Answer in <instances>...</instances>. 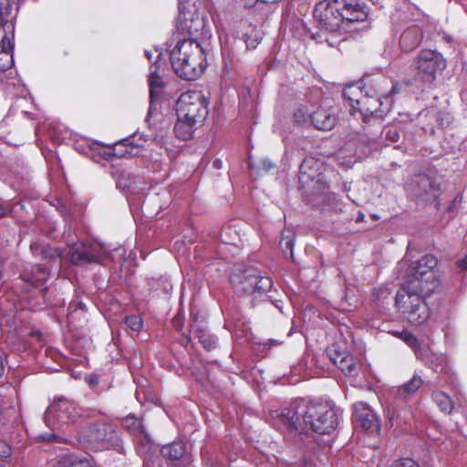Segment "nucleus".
Segmentation results:
<instances>
[{
    "label": "nucleus",
    "instance_id": "27",
    "mask_svg": "<svg viewBox=\"0 0 467 467\" xmlns=\"http://www.w3.org/2000/svg\"><path fill=\"white\" fill-rule=\"evenodd\" d=\"M422 384V379L418 375H414L409 381L398 387L397 393L401 398H408L419 390Z\"/></svg>",
    "mask_w": 467,
    "mask_h": 467
},
{
    "label": "nucleus",
    "instance_id": "12",
    "mask_svg": "<svg viewBox=\"0 0 467 467\" xmlns=\"http://www.w3.org/2000/svg\"><path fill=\"white\" fill-rule=\"evenodd\" d=\"M68 254L71 262L76 265L102 264L108 256V253L100 245L87 246L82 243L70 247Z\"/></svg>",
    "mask_w": 467,
    "mask_h": 467
},
{
    "label": "nucleus",
    "instance_id": "30",
    "mask_svg": "<svg viewBox=\"0 0 467 467\" xmlns=\"http://www.w3.org/2000/svg\"><path fill=\"white\" fill-rule=\"evenodd\" d=\"M389 333L394 337L400 338L403 342H405L414 351L415 355L421 348L418 338L412 333L406 329L402 331L391 330L389 331Z\"/></svg>",
    "mask_w": 467,
    "mask_h": 467
},
{
    "label": "nucleus",
    "instance_id": "37",
    "mask_svg": "<svg viewBox=\"0 0 467 467\" xmlns=\"http://www.w3.org/2000/svg\"><path fill=\"white\" fill-rule=\"evenodd\" d=\"M391 467H420L419 464L410 458H403L396 461Z\"/></svg>",
    "mask_w": 467,
    "mask_h": 467
},
{
    "label": "nucleus",
    "instance_id": "38",
    "mask_svg": "<svg viewBox=\"0 0 467 467\" xmlns=\"http://www.w3.org/2000/svg\"><path fill=\"white\" fill-rule=\"evenodd\" d=\"M39 439L41 441H56V442L62 441L61 436H59L58 434H56V433L41 434V435H39Z\"/></svg>",
    "mask_w": 467,
    "mask_h": 467
},
{
    "label": "nucleus",
    "instance_id": "9",
    "mask_svg": "<svg viewBox=\"0 0 467 467\" xmlns=\"http://www.w3.org/2000/svg\"><path fill=\"white\" fill-rule=\"evenodd\" d=\"M232 282L235 290L244 295L263 294L269 291L273 285L268 276L261 275L255 268L245 269L240 276L234 275Z\"/></svg>",
    "mask_w": 467,
    "mask_h": 467
},
{
    "label": "nucleus",
    "instance_id": "46",
    "mask_svg": "<svg viewBox=\"0 0 467 467\" xmlns=\"http://www.w3.org/2000/svg\"><path fill=\"white\" fill-rule=\"evenodd\" d=\"M7 213V209L0 204V217H3Z\"/></svg>",
    "mask_w": 467,
    "mask_h": 467
},
{
    "label": "nucleus",
    "instance_id": "49",
    "mask_svg": "<svg viewBox=\"0 0 467 467\" xmlns=\"http://www.w3.org/2000/svg\"><path fill=\"white\" fill-rule=\"evenodd\" d=\"M155 53H156V57L157 58L159 59L161 57V52L159 51L158 49L155 50Z\"/></svg>",
    "mask_w": 467,
    "mask_h": 467
},
{
    "label": "nucleus",
    "instance_id": "21",
    "mask_svg": "<svg viewBox=\"0 0 467 467\" xmlns=\"http://www.w3.org/2000/svg\"><path fill=\"white\" fill-rule=\"evenodd\" d=\"M422 39V32L416 26H410L400 36V45L403 51L409 52L416 48Z\"/></svg>",
    "mask_w": 467,
    "mask_h": 467
},
{
    "label": "nucleus",
    "instance_id": "31",
    "mask_svg": "<svg viewBox=\"0 0 467 467\" xmlns=\"http://www.w3.org/2000/svg\"><path fill=\"white\" fill-rule=\"evenodd\" d=\"M433 400L439 406L441 411L451 413L453 409V404L451 398L442 391H436L432 394Z\"/></svg>",
    "mask_w": 467,
    "mask_h": 467
},
{
    "label": "nucleus",
    "instance_id": "32",
    "mask_svg": "<svg viewBox=\"0 0 467 467\" xmlns=\"http://www.w3.org/2000/svg\"><path fill=\"white\" fill-rule=\"evenodd\" d=\"M279 245L284 252L289 250L291 253V257H293V248L295 245V237L293 233H290L288 235L285 236L283 235L280 240Z\"/></svg>",
    "mask_w": 467,
    "mask_h": 467
},
{
    "label": "nucleus",
    "instance_id": "18",
    "mask_svg": "<svg viewBox=\"0 0 467 467\" xmlns=\"http://www.w3.org/2000/svg\"><path fill=\"white\" fill-rule=\"evenodd\" d=\"M410 190L419 198H424L427 195H434L437 192L434 182L425 174L416 176L410 185Z\"/></svg>",
    "mask_w": 467,
    "mask_h": 467
},
{
    "label": "nucleus",
    "instance_id": "8",
    "mask_svg": "<svg viewBox=\"0 0 467 467\" xmlns=\"http://www.w3.org/2000/svg\"><path fill=\"white\" fill-rule=\"evenodd\" d=\"M209 101L202 91L182 93L176 102V114L201 125L206 119Z\"/></svg>",
    "mask_w": 467,
    "mask_h": 467
},
{
    "label": "nucleus",
    "instance_id": "14",
    "mask_svg": "<svg viewBox=\"0 0 467 467\" xmlns=\"http://www.w3.org/2000/svg\"><path fill=\"white\" fill-rule=\"evenodd\" d=\"M161 452L171 461L169 467H191L192 463V454L187 451L185 444L182 441L163 446Z\"/></svg>",
    "mask_w": 467,
    "mask_h": 467
},
{
    "label": "nucleus",
    "instance_id": "13",
    "mask_svg": "<svg viewBox=\"0 0 467 467\" xmlns=\"http://www.w3.org/2000/svg\"><path fill=\"white\" fill-rule=\"evenodd\" d=\"M354 417L356 421L367 432L377 433L380 429L378 416L371 407L366 402H357L353 405Z\"/></svg>",
    "mask_w": 467,
    "mask_h": 467
},
{
    "label": "nucleus",
    "instance_id": "24",
    "mask_svg": "<svg viewBox=\"0 0 467 467\" xmlns=\"http://www.w3.org/2000/svg\"><path fill=\"white\" fill-rule=\"evenodd\" d=\"M49 268L47 265H36L35 271L26 275V278L38 289L39 293L45 289L44 285L48 278Z\"/></svg>",
    "mask_w": 467,
    "mask_h": 467
},
{
    "label": "nucleus",
    "instance_id": "20",
    "mask_svg": "<svg viewBox=\"0 0 467 467\" xmlns=\"http://www.w3.org/2000/svg\"><path fill=\"white\" fill-rule=\"evenodd\" d=\"M320 163L316 161L314 158H306L301 163L299 169V182L303 184V186L306 185L309 182H314L315 180H318V167Z\"/></svg>",
    "mask_w": 467,
    "mask_h": 467
},
{
    "label": "nucleus",
    "instance_id": "10",
    "mask_svg": "<svg viewBox=\"0 0 467 467\" xmlns=\"http://www.w3.org/2000/svg\"><path fill=\"white\" fill-rule=\"evenodd\" d=\"M446 65L440 53L431 49L421 50L417 58V77L423 82L431 83Z\"/></svg>",
    "mask_w": 467,
    "mask_h": 467
},
{
    "label": "nucleus",
    "instance_id": "52",
    "mask_svg": "<svg viewBox=\"0 0 467 467\" xmlns=\"http://www.w3.org/2000/svg\"><path fill=\"white\" fill-rule=\"evenodd\" d=\"M198 24H200L201 26L203 25V22L202 21H197Z\"/></svg>",
    "mask_w": 467,
    "mask_h": 467
},
{
    "label": "nucleus",
    "instance_id": "15",
    "mask_svg": "<svg viewBox=\"0 0 467 467\" xmlns=\"http://www.w3.org/2000/svg\"><path fill=\"white\" fill-rule=\"evenodd\" d=\"M233 30L236 37L244 41L247 48H255L262 38L259 29L247 18L235 21Z\"/></svg>",
    "mask_w": 467,
    "mask_h": 467
},
{
    "label": "nucleus",
    "instance_id": "50",
    "mask_svg": "<svg viewBox=\"0 0 467 467\" xmlns=\"http://www.w3.org/2000/svg\"><path fill=\"white\" fill-rule=\"evenodd\" d=\"M327 42L328 43L329 46L333 47L334 46V42H331L330 39H327Z\"/></svg>",
    "mask_w": 467,
    "mask_h": 467
},
{
    "label": "nucleus",
    "instance_id": "23",
    "mask_svg": "<svg viewBox=\"0 0 467 467\" xmlns=\"http://www.w3.org/2000/svg\"><path fill=\"white\" fill-rule=\"evenodd\" d=\"M198 126L200 125L193 123L188 119L182 118L180 115H177V121L174 125V134L178 139L182 140H190Z\"/></svg>",
    "mask_w": 467,
    "mask_h": 467
},
{
    "label": "nucleus",
    "instance_id": "4",
    "mask_svg": "<svg viewBox=\"0 0 467 467\" xmlns=\"http://www.w3.org/2000/svg\"><path fill=\"white\" fill-rule=\"evenodd\" d=\"M171 64L180 78L194 80L205 68L204 51L193 38L179 40L171 52Z\"/></svg>",
    "mask_w": 467,
    "mask_h": 467
},
{
    "label": "nucleus",
    "instance_id": "2",
    "mask_svg": "<svg viewBox=\"0 0 467 467\" xmlns=\"http://www.w3.org/2000/svg\"><path fill=\"white\" fill-rule=\"evenodd\" d=\"M341 411L328 402L300 401L282 409L276 416L275 424L289 432L312 431L317 433H329L338 423Z\"/></svg>",
    "mask_w": 467,
    "mask_h": 467
},
{
    "label": "nucleus",
    "instance_id": "36",
    "mask_svg": "<svg viewBox=\"0 0 467 467\" xmlns=\"http://www.w3.org/2000/svg\"><path fill=\"white\" fill-rule=\"evenodd\" d=\"M384 136L386 140H389L390 142L398 141L400 137L399 130L394 126L386 128L384 130Z\"/></svg>",
    "mask_w": 467,
    "mask_h": 467
},
{
    "label": "nucleus",
    "instance_id": "51",
    "mask_svg": "<svg viewBox=\"0 0 467 467\" xmlns=\"http://www.w3.org/2000/svg\"><path fill=\"white\" fill-rule=\"evenodd\" d=\"M405 265H406V262H401V263H400V266H401V267H402V266H404Z\"/></svg>",
    "mask_w": 467,
    "mask_h": 467
},
{
    "label": "nucleus",
    "instance_id": "35",
    "mask_svg": "<svg viewBox=\"0 0 467 467\" xmlns=\"http://www.w3.org/2000/svg\"><path fill=\"white\" fill-rule=\"evenodd\" d=\"M125 323L133 331H139L142 327V320L138 316L127 317Z\"/></svg>",
    "mask_w": 467,
    "mask_h": 467
},
{
    "label": "nucleus",
    "instance_id": "29",
    "mask_svg": "<svg viewBox=\"0 0 467 467\" xmlns=\"http://www.w3.org/2000/svg\"><path fill=\"white\" fill-rule=\"evenodd\" d=\"M192 333L198 337L200 343L207 350L214 349L217 346V338L210 334L207 330L201 327L192 328Z\"/></svg>",
    "mask_w": 467,
    "mask_h": 467
},
{
    "label": "nucleus",
    "instance_id": "39",
    "mask_svg": "<svg viewBox=\"0 0 467 467\" xmlns=\"http://www.w3.org/2000/svg\"><path fill=\"white\" fill-rule=\"evenodd\" d=\"M27 307L31 309L32 311H36L41 309V304L39 302H35L33 300H30L26 303V305L22 306V308Z\"/></svg>",
    "mask_w": 467,
    "mask_h": 467
},
{
    "label": "nucleus",
    "instance_id": "17",
    "mask_svg": "<svg viewBox=\"0 0 467 467\" xmlns=\"http://www.w3.org/2000/svg\"><path fill=\"white\" fill-rule=\"evenodd\" d=\"M159 67L158 60L155 62L153 66L150 68V76H149V85H150V106L149 109V113L147 116V121L150 125V119L154 116L155 108L153 106V100L156 97H158L162 89L163 82L161 78L158 75L157 69Z\"/></svg>",
    "mask_w": 467,
    "mask_h": 467
},
{
    "label": "nucleus",
    "instance_id": "28",
    "mask_svg": "<svg viewBox=\"0 0 467 467\" xmlns=\"http://www.w3.org/2000/svg\"><path fill=\"white\" fill-rule=\"evenodd\" d=\"M52 467H94L88 459L78 458L73 455L59 457Z\"/></svg>",
    "mask_w": 467,
    "mask_h": 467
},
{
    "label": "nucleus",
    "instance_id": "3",
    "mask_svg": "<svg viewBox=\"0 0 467 467\" xmlns=\"http://www.w3.org/2000/svg\"><path fill=\"white\" fill-rule=\"evenodd\" d=\"M314 16L320 28L336 36L357 30L356 25L368 17L358 0H322L315 7Z\"/></svg>",
    "mask_w": 467,
    "mask_h": 467
},
{
    "label": "nucleus",
    "instance_id": "40",
    "mask_svg": "<svg viewBox=\"0 0 467 467\" xmlns=\"http://www.w3.org/2000/svg\"><path fill=\"white\" fill-rule=\"evenodd\" d=\"M11 453L10 447L5 442H0V455L2 457H7Z\"/></svg>",
    "mask_w": 467,
    "mask_h": 467
},
{
    "label": "nucleus",
    "instance_id": "5",
    "mask_svg": "<svg viewBox=\"0 0 467 467\" xmlns=\"http://www.w3.org/2000/svg\"><path fill=\"white\" fill-rule=\"evenodd\" d=\"M396 93H398L397 86H392L386 95L379 91L363 94L361 88L356 85H349L343 91L344 97L349 101L351 114L355 115L358 112L364 119L374 115L381 116L389 111L392 103L390 97Z\"/></svg>",
    "mask_w": 467,
    "mask_h": 467
},
{
    "label": "nucleus",
    "instance_id": "22",
    "mask_svg": "<svg viewBox=\"0 0 467 467\" xmlns=\"http://www.w3.org/2000/svg\"><path fill=\"white\" fill-rule=\"evenodd\" d=\"M416 357L434 371L442 370L446 363V358L442 354L432 353L428 348H420Z\"/></svg>",
    "mask_w": 467,
    "mask_h": 467
},
{
    "label": "nucleus",
    "instance_id": "25",
    "mask_svg": "<svg viewBox=\"0 0 467 467\" xmlns=\"http://www.w3.org/2000/svg\"><path fill=\"white\" fill-rule=\"evenodd\" d=\"M121 425L130 434L136 437H141L143 440L149 441V438L145 435L144 428L141 421L135 417L134 414H129L121 420Z\"/></svg>",
    "mask_w": 467,
    "mask_h": 467
},
{
    "label": "nucleus",
    "instance_id": "43",
    "mask_svg": "<svg viewBox=\"0 0 467 467\" xmlns=\"http://www.w3.org/2000/svg\"><path fill=\"white\" fill-rule=\"evenodd\" d=\"M262 165H263V168L265 171H269L270 169L273 168V163L270 161H268V160H263L262 161Z\"/></svg>",
    "mask_w": 467,
    "mask_h": 467
},
{
    "label": "nucleus",
    "instance_id": "11",
    "mask_svg": "<svg viewBox=\"0 0 467 467\" xmlns=\"http://www.w3.org/2000/svg\"><path fill=\"white\" fill-rule=\"evenodd\" d=\"M294 118L296 122L304 123L309 118L316 129L330 130L337 123V117L331 109L318 108L317 110L307 113L303 109H297Z\"/></svg>",
    "mask_w": 467,
    "mask_h": 467
},
{
    "label": "nucleus",
    "instance_id": "19",
    "mask_svg": "<svg viewBox=\"0 0 467 467\" xmlns=\"http://www.w3.org/2000/svg\"><path fill=\"white\" fill-rule=\"evenodd\" d=\"M8 28L14 30L12 24L7 26ZM13 49H14V36H5L2 38L0 46V72H5L9 69L13 65Z\"/></svg>",
    "mask_w": 467,
    "mask_h": 467
},
{
    "label": "nucleus",
    "instance_id": "26",
    "mask_svg": "<svg viewBox=\"0 0 467 467\" xmlns=\"http://www.w3.org/2000/svg\"><path fill=\"white\" fill-rule=\"evenodd\" d=\"M331 360L345 374H353L355 371L356 363L351 355L337 353Z\"/></svg>",
    "mask_w": 467,
    "mask_h": 467
},
{
    "label": "nucleus",
    "instance_id": "16",
    "mask_svg": "<svg viewBox=\"0 0 467 467\" xmlns=\"http://www.w3.org/2000/svg\"><path fill=\"white\" fill-rule=\"evenodd\" d=\"M138 133L135 132L132 138L122 139L119 142L115 143L111 148L108 149V151L104 153L106 158L109 156H116L118 158H129L137 154L134 152L137 148L141 147L140 143H134L135 138Z\"/></svg>",
    "mask_w": 467,
    "mask_h": 467
},
{
    "label": "nucleus",
    "instance_id": "6",
    "mask_svg": "<svg viewBox=\"0 0 467 467\" xmlns=\"http://www.w3.org/2000/svg\"><path fill=\"white\" fill-rule=\"evenodd\" d=\"M84 416V410L73 401L60 398L54 400L47 409L44 420L52 431H63Z\"/></svg>",
    "mask_w": 467,
    "mask_h": 467
},
{
    "label": "nucleus",
    "instance_id": "48",
    "mask_svg": "<svg viewBox=\"0 0 467 467\" xmlns=\"http://www.w3.org/2000/svg\"><path fill=\"white\" fill-rule=\"evenodd\" d=\"M145 54L149 60L152 59V53L150 51H146Z\"/></svg>",
    "mask_w": 467,
    "mask_h": 467
},
{
    "label": "nucleus",
    "instance_id": "33",
    "mask_svg": "<svg viewBox=\"0 0 467 467\" xmlns=\"http://www.w3.org/2000/svg\"><path fill=\"white\" fill-rule=\"evenodd\" d=\"M11 11V5L8 0H0V27L5 26V18L9 16Z\"/></svg>",
    "mask_w": 467,
    "mask_h": 467
},
{
    "label": "nucleus",
    "instance_id": "45",
    "mask_svg": "<svg viewBox=\"0 0 467 467\" xmlns=\"http://www.w3.org/2000/svg\"><path fill=\"white\" fill-rule=\"evenodd\" d=\"M213 167L216 168V169H221L222 166H223V162L221 160H215L213 163Z\"/></svg>",
    "mask_w": 467,
    "mask_h": 467
},
{
    "label": "nucleus",
    "instance_id": "7",
    "mask_svg": "<svg viewBox=\"0 0 467 467\" xmlns=\"http://www.w3.org/2000/svg\"><path fill=\"white\" fill-rule=\"evenodd\" d=\"M80 441L92 451L121 449L118 432L107 423H98L85 429L80 434Z\"/></svg>",
    "mask_w": 467,
    "mask_h": 467
},
{
    "label": "nucleus",
    "instance_id": "34",
    "mask_svg": "<svg viewBox=\"0 0 467 467\" xmlns=\"http://www.w3.org/2000/svg\"><path fill=\"white\" fill-rule=\"evenodd\" d=\"M11 11V5L8 0H0V27L5 26V18L9 16Z\"/></svg>",
    "mask_w": 467,
    "mask_h": 467
},
{
    "label": "nucleus",
    "instance_id": "44",
    "mask_svg": "<svg viewBox=\"0 0 467 467\" xmlns=\"http://www.w3.org/2000/svg\"><path fill=\"white\" fill-rule=\"evenodd\" d=\"M4 355L5 353L2 350H0V378L4 373Z\"/></svg>",
    "mask_w": 467,
    "mask_h": 467
},
{
    "label": "nucleus",
    "instance_id": "1",
    "mask_svg": "<svg viewBox=\"0 0 467 467\" xmlns=\"http://www.w3.org/2000/svg\"><path fill=\"white\" fill-rule=\"evenodd\" d=\"M437 265L438 260L432 254H425L413 262L409 266L405 282L396 295L397 307L412 325L420 326L430 317L425 298L439 285L440 282L434 272Z\"/></svg>",
    "mask_w": 467,
    "mask_h": 467
},
{
    "label": "nucleus",
    "instance_id": "47",
    "mask_svg": "<svg viewBox=\"0 0 467 467\" xmlns=\"http://www.w3.org/2000/svg\"><path fill=\"white\" fill-rule=\"evenodd\" d=\"M197 31H198V28H197V27L192 28V26H188V32H189V34H190L191 36L194 35V33H195V32H197Z\"/></svg>",
    "mask_w": 467,
    "mask_h": 467
},
{
    "label": "nucleus",
    "instance_id": "41",
    "mask_svg": "<svg viewBox=\"0 0 467 467\" xmlns=\"http://www.w3.org/2000/svg\"><path fill=\"white\" fill-rule=\"evenodd\" d=\"M126 175L128 176V173H126V172H124V171H122V172L120 173V177H119V178L118 179V181H117V186H118L119 188H123V189H125V188H129V186H130V185H129L127 182H123V181H122V178L124 179V177H125Z\"/></svg>",
    "mask_w": 467,
    "mask_h": 467
},
{
    "label": "nucleus",
    "instance_id": "42",
    "mask_svg": "<svg viewBox=\"0 0 467 467\" xmlns=\"http://www.w3.org/2000/svg\"><path fill=\"white\" fill-rule=\"evenodd\" d=\"M457 265L463 270H467V256L457 262Z\"/></svg>",
    "mask_w": 467,
    "mask_h": 467
}]
</instances>
